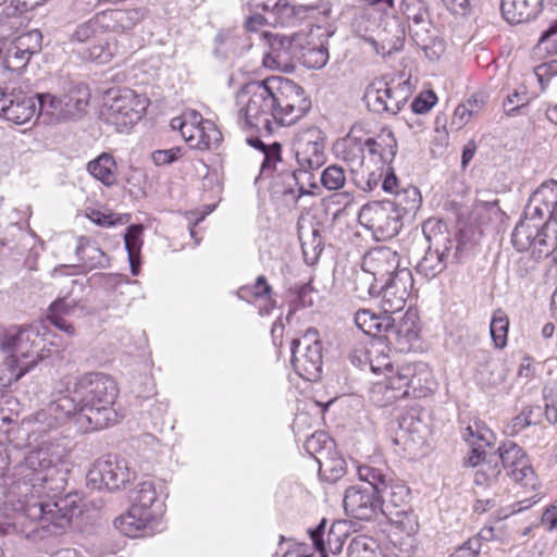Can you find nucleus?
I'll use <instances>...</instances> for the list:
<instances>
[{
	"instance_id": "a19ab883",
	"label": "nucleus",
	"mask_w": 557,
	"mask_h": 557,
	"mask_svg": "<svg viewBox=\"0 0 557 557\" xmlns=\"http://www.w3.org/2000/svg\"><path fill=\"white\" fill-rule=\"evenodd\" d=\"M116 52V45L109 40L104 32L97 40L87 47L78 49V53L84 60L97 61L99 63L109 62Z\"/></svg>"
},
{
	"instance_id": "f03ea898",
	"label": "nucleus",
	"mask_w": 557,
	"mask_h": 557,
	"mask_svg": "<svg viewBox=\"0 0 557 557\" xmlns=\"http://www.w3.org/2000/svg\"><path fill=\"white\" fill-rule=\"evenodd\" d=\"M236 102L244 127L265 135L296 123L311 109L304 88L282 76L247 83L237 92Z\"/></svg>"
},
{
	"instance_id": "c85d7f7f",
	"label": "nucleus",
	"mask_w": 557,
	"mask_h": 557,
	"mask_svg": "<svg viewBox=\"0 0 557 557\" xmlns=\"http://www.w3.org/2000/svg\"><path fill=\"white\" fill-rule=\"evenodd\" d=\"M99 14L100 22L104 29L112 32L129 30L144 18V11L141 9H116L104 11Z\"/></svg>"
},
{
	"instance_id": "5fc2aeb1",
	"label": "nucleus",
	"mask_w": 557,
	"mask_h": 557,
	"mask_svg": "<svg viewBox=\"0 0 557 557\" xmlns=\"http://www.w3.org/2000/svg\"><path fill=\"white\" fill-rule=\"evenodd\" d=\"M357 472L359 479L368 483L366 487H371L374 493H380L382 488L389 482L386 470L382 468H375L370 465L358 466Z\"/></svg>"
},
{
	"instance_id": "2f4dec72",
	"label": "nucleus",
	"mask_w": 557,
	"mask_h": 557,
	"mask_svg": "<svg viewBox=\"0 0 557 557\" xmlns=\"http://www.w3.org/2000/svg\"><path fill=\"white\" fill-rule=\"evenodd\" d=\"M364 140L370 154L379 156L383 164L393 162L397 153V140L389 128H383L376 137H369Z\"/></svg>"
},
{
	"instance_id": "e2e57ef3",
	"label": "nucleus",
	"mask_w": 557,
	"mask_h": 557,
	"mask_svg": "<svg viewBox=\"0 0 557 557\" xmlns=\"http://www.w3.org/2000/svg\"><path fill=\"white\" fill-rule=\"evenodd\" d=\"M298 58L309 69H321L329 61V50L324 45L305 48Z\"/></svg>"
},
{
	"instance_id": "473e14b6",
	"label": "nucleus",
	"mask_w": 557,
	"mask_h": 557,
	"mask_svg": "<svg viewBox=\"0 0 557 557\" xmlns=\"http://www.w3.org/2000/svg\"><path fill=\"white\" fill-rule=\"evenodd\" d=\"M132 507H137L141 511H150L157 517L162 509L154 484L152 481H144L136 485L131 493Z\"/></svg>"
},
{
	"instance_id": "1a4fd4ad",
	"label": "nucleus",
	"mask_w": 557,
	"mask_h": 557,
	"mask_svg": "<svg viewBox=\"0 0 557 557\" xmlns=\"http://www.w3.org/2000/svg\"><path fill=\"white\" fill-rule=\"evenodd\" d=\"M37 115L36 95L23 89L20 81L0 85V116L16 125L28 123Z\"/></svg>"
},
{
	"instance_id": "4468645a",
	"label": "nucleus",
	"mask_w": 557,
	"mask_h": 557,
	"mask_svg": "<svg viewBox=\"0 0 557 557\" xmlns=\"http://www.w3.org/2000/svg\"><path fill=\"white\" fill-rule=\"evenodd\" d=\"M408 88L382 78L374 79L366 89L363 100L370 111L375 113L397 114L406 104Z\"/></svg>"
},
{
	"instance_id": "de8ad7c7",
	"label": "nucleus",
	"mask_w": 557,
	"mask_h": 557,
	"mask_svg": "<svg viewBox=\"0 0 557 557\" xmlns=\"http://www.w3.org/2000/svg\"><path fill=\"white\" fill-rule=\"evenodd\" d=\"M422 197L420 190L414 186H407L395 191L394 200L391 201L399 212L400 216L407 213H416L420 208Z\"/></svg>"
},
{
	"instance_id": "4be33fe9",
	"label": "nucleus",
	"mask_w": 557,
	"mask_h": 557,
	"mask_svg": "<svg viewBox=\"0 0 557 557\" xmlns=\"http://www.w3.org/2000/svg\"><path fill=\"white\" fill-rule=\"evenodd\" d=\"M557 206V182L546 181L530 196L524 209L528 219H535L550 224V215Z\"/></svg>"
},
{
	"instance_id": "c756f323",
	"label": "nucleus",
	"mask_w": 557,
	"mask_h": 557,
	"mask_svg": "<svg viewBox=\"0 0 557 557\" xmlns=\"http://www.w3.org/2000/svg\"><path fill=\"white\" fill-rule=\"evenodd\" d=\"M154 518L150 511H141V509L131 506L125 515L115 519L114 525L124 535L137 537L141 535Z\"/></svg>"
},
{
	"instance_id": "f704fd0d",
	"label": "nucleus",
	"mask_w": 557,
	"mask_h": 557,
	"mask_svg": "<svg viewBox=\"0 0 557 557\" xmlns=\"http://www.w3.org/2000/svg\"><path fill=\"white\" fill-rule=\"evenodd\" d=\"M377 495L382 503L381 513L385 516L407 509L409 490L405 485L387 483Z\"/></svg>"
},
{
	"instance_id": "6ab92c4d",
	"label": "nucleus",
	"mask_w": 557,
	"mask_h": 557,
	"mask_svg": "<svg viewBox=\"0 0 557 557\" xmlns=\"http://www.w3.org/2000/svg\"><path fill=\"white\" fill-rule=\"evenodd\" d=\"M409 269L396 250L381 246L369 250L362 260V270L376 283L395 276L398 271Z\"/></svg>"
},
{
	"instance_id": "7ed1b4c3",
	"label": "nucleus",
	"mask_w": 557,
	"mask_h": 557,
	"mask_svg": "<svg viewBox=\"0 0 557 557\" xmlns=\"http://www.w3.org/2000/svg\"><path fill=\"white\" fill-rule=\"evenodd\" d=\"M64 398L74 405V421L83 432L98 431L116 421L113 404L117 397L114 380L100 372H88L60 381Z\"/></svg>"
},
{
	"instance_id": "f3484780",
	"label": "nucleus",
	"mask_w": 557,
	"mask_h": 557,
	"mask_svg": "<svg viewBox=\"0 0 557 557\" xmlns=\"http://www.w3.org/2000/svg\"><path fill=\"white\" fill-rule=\"evenodd\" d=\"M256 38L263 42V64L269 69L286 70L293 60L298 59V45L295 39L272 32L256 33Z\"/></svg>"
},
{
	"instance_id": "37998d69",
	"label": "nucleus",
	"mask_w": 557,
	"mask_h": 557,
	"mask_svg": "<svg viewBox=\"0 0 557 557\" xmlns=\"http://www.w3.org/2000/svg\"><path fill=\"white\" fill-rule=\"evenodd\" d=\"M143 226L133 224L127 227L124 235L125 248L128 255L131 272L133 275H138L140 267V250L143 246Z\"/></svg>"
},
{
	"instance_id": "9d476101",
	"label": "nucleus",
	"mask_w": 557,
	"mask_h": 557,
	"mask_svg": "<svg viewBox=\"0 0 557 557\" xmlns=\"http://www.w3.org/2000/svg\"><path fill=\"white\" fill-rule=\"evenodd\" d=\"M39 332L33 326L8 331L0 337V349L17 359L24 370L34 369L44 355L40 352Z\"/></svg>"
},
{
	"instance_id": "6e6552de",
	"label": "nucleus",
	"mask_w": 557,
	"mask_h": 557,
	"mask_svg": "<svg viewBox=\"0 0 557 557\" xmlns=\"http://www.w3.org/2000/svg\"><path fill=\"white\" fill-rule=\"evenodd\" d=\"M292 366L304 380L315 382L322 373V343L315 329H308L290 345Z\"/></svg>"
},
{
	"instance_id": "72a5a7b5",
	"label": "nucleus",
	"mask_w": 557,
	"mask_h": 557,
	"mask_svg": "<svg viewBox=\"0 0 557 557\" xmlns=\"http://www.w3.org/2000/svg\"><path fill=\"white\" fill-rule=\"evenodd\" d=\"M88 173L104 186L111 187L117 182V165L112 154L102 152L87 163Z\"/></svg>"
},
{
	"instance_id": "8fccbe9b",
	"label": "nucleus",
	"mask_w": 557,
	"mask_h": 557,
	"mask_svg": "<svg viewBox=\"0 0 557 557\" xmlns=\"http://www.w3.org/2000/svg\"><path fill=\"white\" fill-rule=\"evenodd\" d=\"M461 437L471 447H487L492 444L493 433L483 421L475 419L461 429Z\"/></svg>"
},
{
	"instance_id": "4c0bfd02",
	"label": "nucleus",
	"mask_w": 557,
	"mask_h": 557,
	"mask_svg": "<svg viewBox=\"0 0 557 557\" xmlns=\"http://www.w3.org/2000/svg\"><path fill=\"white\" fill-rule=\"evenodd\" d=\"M222 140V133L215 127L210 120L203 122L193 133V138H188L186 143L195 149L208 150L219 146Z\"/></svg>"
},
{
	"instance_id": "f8f14e48",
	"label": "nucleus",
	"mask_w": 557,
	"mask_h": 557,
	"mask_svg": "<svg viewBox=\"0 0 557 557\" xmlns=\"http://www.w3.org/2000/svg\"><path fill=\"white\" fill-rule=\"evenodd\" d=\"M413 287V276L410 269H403L395 276L376 284H369V297H380V307L384 313L401 311Z\"/></svg>"
},
{
	"instance_id": "c9c22d12",
	"label": "nucleus",
	"mask_w": 557,
	"mask_h": 557,
	"mask_svg": "<svg viewBox=\"0 0 557 557\" xmlns=\"http://www.w3.org/2000/svg\"><path fill=\"white\" fill-rule=\"evenodd\" d=\"M75 253L82 261V267L86 269L106 268L109 265V258L97 246V244L86 237H81L75 249Z\"/></svg>"
},
{
	"instance_id": "680f3d73",
	"label": "nucleus",
	"mask_w": 557,
	"mask_h": 557,
	"mask_svg": "<svg viewBox=\"0 0 557 557\" xmlns=\"http://www.w3.org/2000/svg\"><path fill=\"white\" fill-rule=\"evenodd\" d=\"M388 517L395 527L407 536L414 535L419 530L418 518L411 510H396L394 515H389Z\"/></svg>"
},
{
	"instance_id": "052dcab7",
	"label": "nucleus",
	"mask_w": 557,
	"mask_h": 557,
	"mask_svg": "<svg viewBox=\"0 0 557 557\" xmlns=\"http://www.w3.org/2000/svg\"><path fill=\"white\" fill-rule=\"evenodd\" d=\"M401 12L417 27L429 23V12L422 0H403Z\"/></svg>"
},
{
	"instance_id": "a211bd4d",
	"label": "nucleus",
	"mask_w": 557,
	"mask_h": 557,
	"mask_svg": "<svg viewBox=\"0 0 557 557\" xmlns=\"http://www.w3.org/2000/svg\"><path fill=\"white\" fill-rule=\"evenodd\" d=\"M407 372V363L398 364L386 373L383 380L374 383L371 388L372 401L380 407H385L399 399L410 397Z\"/></svg>"
},
{
	"instance_id": "39448f33",
	"label": "nucleus",
	"mask_w": 557,
	"mask_h": 557,
	"mask_svg": "<svg viewBox=\"0 0 557 557\" xmlns=\"http://www.w3.org/2000/svg\"><path fill=\"white\" fill-rule=\"evenodd\" d=\"M422 231L430 245L416 271L426 280H432L447 268L449 261L459 259L460 248L441 221L428 220Z\"/></svg>"
},
{
	"instance_id": "338daca9",
	"label": "nucleus",
	"mask_w": 557,
	"mask_h": 557,
	"mask_svg": "<svg viewBox=\"0 0 557 557\" xmlns=\"http://www.w3.org/2000/svg\"><path fill=\"white\" fill-rule=\"evenodd\" d=\"M321 182L326 189L338 190L346 182L345 170L339 165H330L322 172Z\"/></svg>"
},
{
	"instance_id": "603ef678",
	"label": "nucleus",
	"mask_w": 557,
	"mask_h": 557,
	"mask_svg": "<svg viewBox=\"0 0 557 557\" xmlns=\"http://www.w3.org/2000/svg\"><path fill=\"white\" fill-rule=\"evenodd\" d=\"M299 169H295L286 158L281 159L272 169L268 178L281 181L286 189L292 190L294 186L298 185Z\"/></svg>"
},
{
	"instance_id": "423d86ee",
	"label": "nucleus",
	"mask_w": 557,
	"mask_h": 557,
	"mask_svg": "<svg viewBox=\"0 0 557 557\" xmlns=\"http://www.w3.org/2000/svg\"><path fill=\"white\" fill-rule=\"evenodd\" d=\"M147 108V99L132 89H110L106 92L103 116L107 123L123 132L137 123Z\"/></svg>"
},
{
	"instance_id": "6e6d98bb",
	"label": "nucleus",
	"mask_w": 557,
	"mask_h": 557,
	"mask_svg": "<svg viewBox=\"0 0 557 557\" xmlns=\"http://www.w3.org/2000/svg\"><path fill=\"white\" fill-rule=\"evenodd\" d=\"M203 122L201 114L196 112L195 110H188L184 112L181 116L174 117L171 121V127L173 129H178L181 132L182 137L185 141L188 138H193V133L199 127V125Z\"/></svg>"
},
{
	"instance_id": "cd10ccee",
	"label": "nucleus",
	"mask_w": 557,
	"mask_h": 557,
	"mask_svg": "<svg viewBox=\"0 0 557 557\" xmlns=\"http://www.w3.org/2000/svg\"><path fill=\"white\" fill-rule=\"evenodd\" d=\"M214 53L221 58L238 55L249 49L252 45L251 37H247L244 33L235 30L220 32L214 39Z\"/></svg>"
},
{
	"instance_id": "09e8293b",
	"label": "nucleus",
	"mask_w": 557,
	"mask_h": 557,
	"mask_svg": "<svg viewBox=\"0 0 557 557\" xmlns=\"http://www.w3.org/2000/svg\"><path fill=\"white\" fill-rule=\"evenodd\" d=\"M542 408L540 406L527 407L521 413L513 417L505 426V433L509 436H516L527 426L535 425L541 422Z\"/></svg>"
},
{
	"instance_id": "4d7b16f0",
	"label": "nucleus",
	"mask_w": 557,
	"mask_h": 557,
	"mask_svg": "<svg viewBox=\"0 0 557 557\" xmlns=\"http://www.w3.org/2000/svg\"><path fill=\"white\" fill-rule=\"evenodd\" d=\"M379 545L366 535L355 536L347 548V557H379Z\"/></svg>"
},
{
	"instance_id": "0eeeda50",
	"label": "nucleus",
	"mask_w": 557,
	"mask_h": 557,
	"mask_svg": "<svg viewBox=\"0 0 557 557\" xmlns=\"http://www.w3.org/2000/svg\"><path fill=\"white\" fill-rule=\"evenodd\" d=\"M549 223L524 215L512 231L511 243L518 251L531 250L535 260L546 258L557 247V235H549Z\"/></svg>"
},
{
	"instance_id": "69168bd1",
	"label": "nucleus",
	"mask_w": 557,
	"mask_h": 557,
	"mask_svg": "<svg viewBox=\"0 0 557 557\" xmlns=\"http://www.w3.org/2000/svg\"><path fill=\"white\" fill-rule=\"evenodd\" d=\"M333 447V442L324 432H314L305 441L304 448L306 451L315 457H324L323 450H330Z\"/></svg>"
},
{
	"instance_id": "2eb2a0df",
	"label": "nucleus",
	"mask_w": 557,
	"mask_h": 557,
	"mask_svg": "<svg viewBox=\"0 0 557 557\" xmlns=\"http://www.w3.org/2000/svg\"><path fill=\"white\" fill-rule=\"evenodd\" d=\"M502 469L522 487L535 491L539 480L524 450L511 441L504 442L495 451Z\"/></svg>"
},
{
	"instance_id": "13d9d810",
	"label": "nucleus",
	"mask_w": 557,
	"mask_h": 557,
	"mask_svg": "<svg viewBox=\"0 0 557 557\" xmlns=\"http://www.w3.org/2000/svg\"><path fill=\"white\" fill-rule=\"evenodd\" d=\"M509 320L507 314L498 309L493 313L490 324L491 337L496 348H504L507 344Z\"/></svg>"
},
{
	"instance_id": "3c124183",
	"label": "nucleus",
	"mask_w": 557,
	"mask_h": 557,
	"mask_svg": "<svg viewBox=\"0 0 557 557\" xmlns=\"http://www.w3.org/2000/svg\"><path fill=\"white\" fill-rule=\"evenodd\" d=\"M299 238L305 261L308 264H314L323 251L324 246L320 230L312 228L307 235L300 233Z\"/></svg>"
},
{
	"instance_id": "a878e982",
	"label": "nucleus",
	"mask_w": 557,
	"mask_h": 557,
	"mask_svg": "<svg viewBox=\"0 0 557 557\" xmlns=\"http://www.w3.org/2000/svg\"><path fill=\"white\" fill-rule=\"evenodd\" d=\"M385 348L382 343H372L368 348L356 349L351 360L354 363L358 360L361 367L369 366L373 373L385 375L395 368Z\"/></svg>"
},
{
	"instance_id": "49530a36",
	"label": "nucleus",
	"mask_w": 557,
	"mask_h": 557,
	"mask_svg": "<svg viewBox=\"0 0 557 557\" xmlns=\"http://www.w3.org/2000/svg\"><path fill=\"white\" fill-rule=\"evenodd\" d=\"M104 27L100 22V14L76 26L74 32L70 36V42L72 45L88 46L89 44L97 40L100 35H103Z\"/></svg>"
},
{
	"instance_id": "c03bdc74",
	"label": "nucleus",
	"mask_w": 557,
	"mask_h": 557,
	"mask_svg": "<svg viewBox=\"0 0 557 557\" xmlns=\"http://www.w3.org/2000/svg\"><path fill=\"white\" fill-rule=\"evenodd\" d=\"M37 114L47 119V122L65 121V112L61 97L51 94H36Z\"/></svg>"
},
{
	"instance_id": "ea45409f",
	"label": "nucleus",
	"mask_w": 557,
	"mask_h": 557,
	"mask_svg": "<svg viewBox=\"0 0 557 557\" xmlns=\"http://www.w3.org/2000/svg\"><path fill=\"white\" fill-rule=\"evenodd\" d=\"M61 100L66 120L76 119L82 115L88 104L89 90L86 86L75 85L61 97Z\"/></svg>"
},
{
	"instance_id": "b1692460",
	"label": "nucleus",
	"mask_w": 557,
	"mask_h": 557,
	"mask_svg": "<svg viewBox=\"0 0 557 557\" xmlns=\"http://www.w3.org/2000/svg\"><path fill=\"white\" fill-rule=\"evenodd\" d=\"M362 135V124L356 123L351 126L349 133L337 141L335 146L337 157L350 166L351 172L362 166L364 161V149L367 147Z\"/></svg>"
},
{
	"instance_id": "ddd939ff",
	"label": "nucleus",
	"mask_w": 557,
	"mask_h": 557,
	"mask_svg": "<svg viewBox=\"0 0 557 557\" xmlns=\"http://www.w3.org/2000/svg\"><path fill=\"white\" fill-rule=\"evenodd\" d=\"M359 220L371 230L379 240L391 239L401 228V216L391 201H374L364 205L359 213Z\"/></svg>"
},
{
	"instance_id": "bf43d9fd",
	"label": "nucleus",
	"mask_w": 557,
	"mask_h": 557,
	"mask_svg": "<svg viewBox=\"0 0 557 557\" xmlns=\"http://www.w3.org/2000/svg\"><path fill=\"white\" fill-rule=\"evenodd\" d=\"M27 372H29V370H24L17 359H14L8 355L7 358L0 363V386H11Z\"/></svg>"
},
{
	"instance_id": "393cba45",
	"label": "nucleus",
	"mask_w": 557,
	"mask_h": 557,
	"mask_svg": "<svg viewBox=\"0 0 557 557\" xmlns=\"http://www.w3.org/2000/svg\"><path fill=\"white\" fill-rule=\"evenodd\" d=\"M409 396L423 398L433 394L437 388V382L429 364L422 361L408 362Z\"/></svg>"
},
{
	"instance_id": "79ce46f5",
	"label": "nucleus",
	"mask_w": 557,
	"mask_h": 557,
	"mask_svg": "<svg viewBox=\"0 0 557 557\" xmlns=\"http://www.w3.org/2000/svg\"><path fill=\"white\" fill-rule=\"evenodd\" d=\"M271 294L272 288L263 275L258 276L253 285L243 286L237 292V296L248 302L259 298L264 299L267 301L264 313L267 314L275 306V300L272 299Z\"/></svg>"
},
{
	"instance_id": "0e129e2a",
	"label": "nucleus",
	"mask_w": 557,
	"mask_h": 557,
	"mask_svg": "<svg viewBox=\"0 0 557 557\" xmlns=\"http://www.w3.org/2000/svg\"><path fill=\"white\" fill-rule=\"evenodd\" d=\"M72 290L66 292L64 295L59 296L52 301L48 308V317L59 315L69 317L72 315L79 304V300L71 297Z\"/></svg>"
},
{
	"instance_id": "9b49d317",
	"label": "nucleus",
	"mask_w": 557,
	"mask_h": 557,
	"mask_svg": "<svg viewBox=\"0 0 557 557\" xmlns=\"http://www.w3.org/2000/svg\"><path fill=\"white\" fill-rule=\"evenodd\" d=\"M354 320L356 326L364 334L374 337L384 335L391 343L395 339L399 344H408L417 337L413 322L409 323L406 319L396 327L388 313L380 315L369 309H361L355 313Z\"/></svg>"
},
{
	"instance_id": "dca6fc26",
	"label": "nucleus",
	"mask_w": 557,
	"mask_h": 557,
	"mask_svg": "<svg viewBox=\"0 0 557 557\" xmlns=\"http://www.w3.org/2000/svg\"><path fill=\"white\" fill-rule=\"evenodd\" d=\"M294 151L299 172L308 173L319 169L325 160L323 132L315 126L299 132L295 138Z\"/></svg>"
},
{
	"instance_id": "e433bc0d",
	"label": "nucleus",
	"mask_w": 557,
	"mask_h": 557,
	"mask_svg": "<svg viewBox=\"0 0 557 557\" xmlns=\"http://www.w3.org/2000/svg\"><path fill=\"white\" fill-rule=\"evenodd\" d=\"M247 143L259 150L263 156L257 181L263 180V177H269L271 169L284 158L282 153V145L277 141L265 144L260 138H248Z\"/></svg>"
},
{
	"instance_id": "5701e85b",
	"label": "nucleus",
	"mask_w": 557,
	"mask_h": 557,
	"mask_svg": "<svg viewBox=\"0 0 557 557\" xmlns=\"http://www.w3.org/2000/svg\"><path fill=\"white\" fill-rule=\"evenodd\" d=\"M40 38L41 35L38 30L18 36L5 52L4 67L12 72L24 69L32 55L39 49Z\"/></svg>"
},
{
	"instance_id": "58836bf2",
	"label": "nucleus",
	"mask_w": 557,
	"mask_h": 557,
	"mask_svg": "<svg viewBox=\"0 0 557 557\" xmlns=\"http://www.w3.org/2000/svg\"><path fill=\"white\" fill-rule=\"evenodd\" d=\"M325 527L326 521L323 519L315 529L309 531L312 544L314 548L321 553L322 557H326L325 553L327 550L333 554H337L342 550L343 547L341 535L336 534L334 524L327 533V541H324Z\"/></svg>"
},
{
	"instance_id": "f257e3e1",
	"label": "nucleus",
	"mask_w": 557,
	"mask_h": 557,
	"mask_svg": "<svg viewBox=\"0 0 557 557\" xmlns=\"http://www.w3.org/2000/svg\"><path fill=\"white\" fill-rule=\"evenodd\" d=\"M74 405L63 394L45 407L24 417L20 430L25 433L28 445H38L29 450L24 460L14 468L12 493L18 495L25 516L41 528L53 525L66 528L72 519L83 511L77 494L49 497L48 491L59 490L53 484L52 473L64 458V449L45 441L44 436L58 430L73 418Z\"/></svg>"
},
{
	"instance_id": "412c9836",
	"label": "nucleus",
	"mask_w": 557,
	"mask_h": 557,
	"mask_svg": "<svg viewBox=\"0 0 557 557\" xmlns=\"http://www.w3.org/2000/svg\"><path fill=\"white\" fill-rule=\"evenodd\" d=\"M344 508L348 515L356 519L372 520L381 512L382 503L374 490L356 485L346 490Z\"/></svg>"
},
{
	"instance_id": "7c9ffc66",
	"label": "nucleus",
	"mask_w": 557,
	"mask_h": 557,
	"mask_svg": "<svg viewBox=\"0 0 557 557\" xmlns=\"http://www.w3.org/2000/svg\"><path fill=\"white\" fill-rule=\"evenodd\" d=\"M405 41V29L397 23L389 30H384L380 40L373 37H363L367 44L376 54L382 57L391 55L401 50Z\"/></svg>"
},
{
	"instance_id": "864d4df0",
	"label": "nucleus",
	"mask_w": 557,
	"mask_h": 557,
	"mask_svg": "<svg viewBox=\"0 0 557 557\" xmlns=\"http://www.w3.org/2000/svg\"><path fill=\"white\" fill-rule=\"evenodd\" d=\"M319 463V474L329 482H336L345 473V460L341 457H315Z\"/></svg>"
},
{
	"instance_id": "bb28decb",
	"label": "nucleus",
	"mask_w": 557,
	"mask_h": 557,
	"mask_svg": "<svg viewBox=\"0 0 557 557\" xmlns=\"http://www.w3.org/2000/svg\"><path fill=\"white\" fill-rule=\"evenodd\" d=\"M543 0H502L503 16L510 24L528 22L541 12Z\"/></svg>"
},
{
	"instance_id": "aec40b11",
	"label": "nucleus",
	"mask_w": 557,
	"mask_h": 557,
	"mask_svg": "<svg viewBox=\"0 0 557 557\" xmlns=\"http://www.w3.org/2000/svg\"><path fill=\"white\" fill-rule=\"evenodd\" d=\"M133 473L124 459L108 457L99 460L88 473V480L108 490H119L131 481Z\"/></svg>"
},
{
	"instance_id": "774afa93",
	"label": "nucleus",
	"mask_w": 557,
	"mask_h": 557,
	"mask_svg": "<svg viewBox=\"0 0 557 557\" xmlns=\"http://www.w3.org/2000/svg\"><path fill=\"white\" fill-rule=\"evenodd\" d=\"M21 404L18 399L12 395H3L0 399V411L2 413V422L12 424L16 421L21 412Z\"/></svg>"
},
{
	"instance_id": "20e7f679",
	"label": "nucleus",
	"mask_w": 557,
	"mask_h": 557,
	"mask_svg": "<svg viewBox=\"0 0 557 557\" xmlns=\"http://www.w3.org/2000/svg\"><path fill=\"white\" fill-rule=\"evenodd\" d=\"M242 7L247 12L245 27L248 32L257 33L260 27L289 25L296 20L327 16L331 13V4L327 1H319L312 4L293 7L288 0H242Z\"/></svg>"
},
{
	"instance_id": "a18cd8bd",
	"label": "nucleus",
	"mask_w": 557,
	"mask_h": 557,
	"mask_svg": "<svg viewBox=\"0 0 557 557\" xmlns=\"http://www.w3.org/2000/svg\"><path fill=\"white\" fill-rule=\"evenodd\" d=\"M502 474V467L497 454H488L474 473V484L478 486H493Z\"/></svg>"
}]
</instances>
